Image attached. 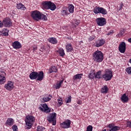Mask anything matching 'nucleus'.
I'll return each mask as SVG.
<instances>
[{
	"label": "nucleus",
	"instance_id": "20e7f679",
	"mask_svg": "<svg viewBox=\"0 0 131 131\" xmlns=\"http://www.w3.org/2000/svg\"><path fill=\"white\" fill-rule=\"evenodd\" d=\"M35 118L33 116H30V115L27 116L26 117L25 122H26V125L28 127H27L26 128L27 129H30L32 127V125L33 123L35 122Z\"/></svg>",
	"mask_w": 131,
	"mask_h": 131
},
{
	"label": "nucleus",
	"instance_id": "2f4dec72",
	"mask_svg": "<svg viewBox=\"0 0 131 131\" xmlns=\"http://www.w3.org/2000/svg\"><path fill=\"white\" fill-rule=\"evenodd\" d=\"M63 79L60 81L59 83H57L55 87L56 89V90L59 89L60 88L61 85L63 83Z\"/></svg>",
	"mask_w": 131,
	"mask_h": 131
},
{
	"label": "nucleus",
	"instance_id": "7ed1b4c3",
	"mask_svg": "<svg viewBox=\"0 0 131 131\" xmlns=\"http://www.w3.org/2000/svg\"><path fill=\"white\" fill-rule=\"evenodd\" d=\"M42 7L46 10H50L54 11L56 9V5L51 1H45L42 3Z\"/></svg>",
	"mask_w": 131,
	"mask_h": 131
},
{
	"label": "nucleus",
	"instance_id": "6ab92c4d",
	"mask_svg": "<svg viewBox=\"0 0 131 131\" xmlns=\"http://www.w3.org/2000/svg\"><path fill=\"white\" fill-rule=\"evenodd\" d=\"M5 75H6V73L5 72L3 73V76L0 75V84H3L6 82V77Z\"/></svg>",
	"mask_w": 131,
	"mask_h": 131
},
{
	"label": "nucleus",
	"instance_id": "79ce46f5",
	"mask_svg": "<svg viewBox=\"0 0 131 131\" xmlns=\"http://www.w3.org/2000/svg\"><path fill=\"white\" fill-rule=\"evenodd\" d=\"M58 102L59 106H61L63 103L62 100H61V99H58Z\"/></svg>",
	"mask_w": 131,
	"mask_h": 131
},
{
	"label": "nucleus",
	"instance_id": "603ef678",
	"mask_svg": "<svg viewBox=\"0 0 131 131\" xmlns=\"http://www.w3.org/2000/svg\"><path fill=\"white\" fill-rule=\"evenodd\" d=\"M102 131H106V129H104V130H102Z\"/></svg>",
	"mask_w": 131,
	"mask_h": 131
},
{
	"label": "nucleus",
	"instance_id": "8fccbe9b",
	"mask_svg": "<svg viewBox=\"0 0 131 131\" xmlns=\"http://www.w3.org/2000/svg\"><path fill=\"white\" fill-rule=\"evenodd\" d=\"M128 42H129L131 43V38H129V39H128Z\"/></svg>",
	"mask_w": 131,
	"mask_h": 131
},
{
	"label": "nucleus",
	"instance_id": "4c0bfd02",
	"mask_svg": "<svg viewBox=\"0 0 131 131\" xmlns=\"http://www.w3.org/2000/svg\"><path fill=\"white\" fill-rule=\"evenodd\" d=\"M125 33V30L122 29L120 30V33L119 34V35L122 36Z\"/></svg>",
	"mask_w": 131,
	"mask_h": 131
},
{
	"label": "nucleus",
	"instance_id": "09e8293b",
	"mask_svg": "<svg viewBox=\"0 0 131 131\" xmlns=\"http://www.w3.org/2000/svg\"><path fill=\"white\" fill-rule=\"evenodd\" d=\"M123 4H120V9H122V7H123Z\"/></svg>",
	"mask_w": 131,
	"mask_h": 131
},
{
	"label": "nucleus",
	"instance_id": "423d86ee",
	"mask_svg": "<svg viewBox=\"0 0 131 131\" xmlns=\"http://www.w3.org/2000/svg\"><path fill=\"white\" fill-rule=\"evenodd\" d=\"M94 13L96 14L101 13L102 15H106L107 14V11L104 8L102 7H99L96 6L93 9Z\"/></svg>",
	"mask_w": 131,
	"mask_h": 131
},
{
	"label": "nucleus",
	"instance_id": "f03ea898",
	"mask_svg": "<svg viewBox=\"0 0 131 131\" xmlns=\"http://www.w3.org/2000/svg\"><path fill=\"white\" fill-rule=\"evenodd\" d=\"M93 58L95 62H101L104 59L103 54L101 51L97 50L93 53Z\"/></svg>",
	"mask_w": 131,
	"mask_h": 131
},
{
	"label": "nucleus",
	"instance_id": "a19ab883",
	"mask_svg": "<svg viewBox=\"0 0 131 131\" xmlns=\"http://www.w3.org/2000/svg\"><path fill=\"white\" fill-rule=\"evenodd\" d=\"M114 33V31L113 30H110L108 33L106 34L107 36H110L113 34Z\"/></svg>",
	"mask_w": 131,
	"mask_h": 131
},
{
	"label": "nucleus",
	"instance_id": "cd10ccee",
	"mask_svg": "<svg viewBox=\"0 0 131 131\" xmlns=\"http://www.w3.org/2000/svg\"><path fill=\"white\" fill-rule=\"evenodd\" d=\"M57 72V68L55 66L52 67L51 69H49V72L50 74L52 72L56 73Z\"/></svg>",
	"mask_w": 131,
	"mask_h": 131
},
{
	"label": "nucleus",
	"instance_id": "1a4fd4ad",
	"mask_svg": "<svg viewBox=\"0 0 131 131\" xmlns=\"http://www.w3.org/2000/svg\"><path fill=\"white\" fill-rule=\"evenodd\" d=\"M96 22L99 26H104L106 25V19L104 17H99L96 19Z\"/></svg>",
	"mask_w": 131,
	"mask_h": 131
},
{
	"label": "nucleus",
	"instance_id": "7c9ffc66",
	"mask_svg": "<svg viewBox=\"0 0 131 131\" xmlns=\"http://www.w3.org/2000/svg\"><path fill=\"white\" fill-rule=\"evenodd\" d=\"M51 97H52V96H50V95H49V97H43V98H42V99H41V101L43 103L48 102V101L51 100Z\"/></svg>",
	"mask_w": 131,
	"mask_h": 131
},
{
	"label": "nucleus",
	"instance_id": "c03bdc74",
	"mask_svg": "<svg viewBox=\"0 0 131 131\" xmlns=\"http://www.w3.org/2000/svg\"><path fill=\"white\" fill-rule=\"evenodd\" d=\"M127 127L131 128V122L129 121L127 122Z\"/></svg>",
	"mask_w": 131,
	"mask_h": 131
},
{
	"label": "nucleus",
	"instance_id": "aec40b11",
	"mask_svg": "<svg viewBox=\"0 0 131 131\" xmlns=\"http://www.w3.org/2000/svg\"><path fill=\"white\" fill-rule=\"evenodd\" d=\"M48 41L50 43L53 45H56L57 43V41L55 37H50L48 39Z\"/></svg>",
	"mask_w": 131,
	"mask_h": 131
},
{
	"label": "nucleus",
	"instance_id": "3c124183",
	"mask_svg": "<svg viewBox=\"0 0 131 131\" xmlns=\"http://www.w3.org/2000/svg\"><path fill=\"white\" fill-rule=\"evenodd\" d=\"M129 62L131 63V58L129 60Z\"/></svg>",
	"mask_w": 131,
	"mask_h": 131
},
{
	"label": "nucleus",
	"instance_id": "49530a36",
	"mask_svg": "<svg viewBox=\"0 0 131 131\" xmlns=\"http://www.w3.org/2000/svg\"><path fill=\"white\" fill-rule=\"evenodd\" d=\"M37 49V47H34L33 48V51H35V50H36Z\"/></svg>",
	"mask_w": 131,
	"mask_h": 131
},
{
	"label": "nucleus",
	"instance_id": "a878e982",
	"mask_svg": "<svg viewBox=\"0 0 131 131\" xmlns=\"http://www.w3.org/2000/svg\"><path fill=\"white\" fill-rule=\"evenodd\" d=\"M61 14L63 16H67L70 14V13L68 12L67 9H62L61 11Z\"/></svg>",
	"mask_w": 131,
	"mask_h": 131
},
{
	"label": "nucleus",
	"instance_id": "a211bd4d",
	"mask_svg": "<svg viewBox=\"0 0 131 131\" xmlns=\"http://www.w3.org/2000/svg\"><path fill=\"white\" fill-rule=\"evenodd\" d=\"M83 76V74L80 73L77 74L73 76V80L74 82H76L77 80H81L82 78V76Z\"/></svg>",
	"mask_w": 131,
	"mask_h": 131
},
{
	"label": "nucleus",
	"instance_id": "dca6fc26",
	"mask_svg": "<svg viewBox=\"0 0 131 131\" xmlns=\"http://www.w3.org/2000/svg\"><path fill=\"white\" fill-rule=\"evenodd\" d=\"M107 127L111 128L110 131H119L121 128V127L119 126H115L114 123L110 124Z\"/></svg>",
	"mask_w": 131,
	"mask_h": 131
},
{
	"label": "nucleus",
	"instance_id": "58836bf2",
	"mask_svg": "<svg viewBox=\"0 0 131 131\" xmlns=\"http://www.w3.org/2000/svg\"><path fill=\"white\" fill-rule=\"evenodd\" d=\"M93 130V127L91 125H89L87 128H86V131H92Z\"/></svg>",
	"mask_w": 131,
	"mask_h": 131
},
{
	"label": "nucleus",
	"instance_id": "f704fd0d",
	"mask_svg": "<svg viewBox=\"0 0 131 131\" xmlns=\"http://www.w3.org/2000/svg\"><path fill=\"white\" fill-rule=\"evenodd\" d=\"M59 53L60 56L61 57H63L65 55L64 51L63 49H60L59 51Z\"/></svg>",
	"mask_w": 131,
	"mask_h": 131
},
{
	"label": "nucleus",
	"instance_id": "f8f14e48",
	"mask_svg": "<svg viewBox=\"0 0 131 131\" xmlns=\"http://www.w3.org/2000/svg\"><path fill=\"white\" fill-rule=\"evenodd\" d=\"M3 24L6 27H10L12 26V21L10 18H5L3 21Z\"/></svg>",
	"mask_w": 131,
	"mask_h": 131
},
{
	"label": "nucleus",
	"instance_id": "b1692460",
	"mask_svg": "<svg viewBox=\"0 0 131 131\" xmlns=\"http://www.w3.org/2000/svg\"><path fill=\"white\" fill-rule=\"evenodd\" d=\"M6 125H8L9 126H12L13 124H14V120L12 118H9L7 119L6 122Z\"/></svg>",
	"mask_w": 131,
	"mask_h": 131
},
{
	"label": "nucleus",
	"instance_id": "de8ad7c7",
	"mask_svg": "<svg viewBox=\"0 0 131 131\" xmlns=\"http://www.w3.org/2000/svg\"><path fill=\"white\" fill-rule=\"evenodd\" d=\"M81 102H82L81 100H78V101H77V103L78 104H81Z\"/></svg>",
	"mask_w": 131,
	"mask_h": 131
},
{
	"label": "nucleus",
	"instance_id": "4be33fe9",
	"mask_svg": "<svg viewBox=\"0 0 131 131\" xmlns=\"http://www.w3.org/2000/svg\"><path fill=\"white\" fill-rule=\"evenodd\" d=\"M16 7L17 9H21L23 10H26V7L24 6L22 3L17 4L16 5Z\"/></svg>",
	"mask_w": 131,
	"mask_h": 131
},
{
	"label": "nucleus",
	"instance_id": "f257e3e1",
	"mask_svg": "<svg viewBox=\"0 0 131 131\" xmlns=\"http://www.w3.org/2000/svg\"><path fill=\"white\" fill-rule=\"evenodd\" d=\"M44 73L43 71L32 72L30 75L29 77L31 80H34L37 79V81H41L43 79Z\"/></svg>",
	"mask_w": 131,
	"mask_h": 131
},
{
	"label": "nucleus",
	"instance_id": "0eeeda50",
	"mask_svg": "<svg viewBox=\"0 0 131 131\" xmlns=\"http://www.w3.org/2000/svg\"><path fill=\"white\" fill-rule=\"evenodd\" d=\"M41 13L37 10L32 11L31 12V16L32 18L36 21H38L40 20Z\"/></svg>",
	"mask_w": 131,
	"mask_h": 131
},
{
	"label": "nucleus",
	"instance_id": "c9c22d12",
	"mask_svg": "<svg viewBox=\"0 0 131 131\" xmlns=\"http://www.w3.org/2000/svg\"><path fill=\"white\" fill-rule=\"evenodd\" d=\"M71 99H72L71 96H69V97H67V98H66V99H65L66 102L67 103H70L71 101Z\"/></svg>",
	"mask_w": 131,
	"mask_h": 131
},
{
	"label": "nucleus",
	"instance_id": "473e14b6",
	"mask_svg": "<svg viewBox=\"0 0 131 131\" xmlns=\"http://www.w3.org/2000/svg\"><path fill=\"white\" fill-rule=\"evenodd\" d=\"M41 19L44 21L47 20V17L46 16V15L41 13H40V20Z\"/></svg>",
	"mask_w": 131,
	"mask_h": 131
},
{
	"label": "nucleus",
	"instance_id": "a18cd8bd",
	"mask_svg": "<svg viewBox=\"0 0 131 131\" xmlns=\"http://www.w3.org/2000/svg\"><path fill=\"white\" fill-rule=\"evenodd\" d=\"M3 26V24L2 21L0 20V28H2Z\"/></svg>",
	"mask_w": 131,
	"mask_h": 131
},
{
	"label": "nucleus",
	"instance_id": "393cba45",
	"mask_svg": "<svg viewBox=\"0 0 131 131\" xmlns=\"http://www.w3.org/2000/svg\"><path fill=\"white\" fill-rule=\"evenodd\" d=\"M66 49L67 52H71L73 50L71 43H68L67 45H66Z\"/></svg>",
	"mask_w": 131,
	"mask_h": 131
},
{
	"label": "nucleus",
	"instance_id": "bb28decb",
	"mask_svg": "<svg viewBox=\"0 0 131 131\" xmlns=\"http://www.w3.org/2000/svg\"><path fill=\"white\" fill-rule=\"evenodd\" d=\"M68 10L70 13H73L74 10V6L72 4H70L68 7Z\"/></svg>",
	"mask_w": 131,
	"mask_h": 131
},
{
	"label": "nucleus",
	"instance_id": "6e6552de",
	"mask_svg": "<svg viewBox=\"0 0 131 131\" xmlns=\"http://www.w3.org/2000/svg\"><path fill=\"white\" fill-rule=\"evenodd\" d=\"M56 113H52V114H49L47 117V120L49 122L51 123L53 122V125H55L56 123Z\"/></svg>",
	"mask_w": 131,
	"mask_h": 131
},
{
	"label": "nucleus",
	"instance_id": "ea45409f",
	"mask_svg": "<svg viewBox=\"0 0 131 131\" xmlns=\"http://www.w3.org/2000/svg\"><path fill=\"white\" fill-rule=\"evenodd\" d=\"M12 129L13 131H18V127L14 125L12 126Z\"/></svg>",
	"mask_w": 131,
	"mask_h": 131
},
{
	"label": "nucleus",
	"instance_id": "e433bc0d",
	"mask_svg": "<svg viewBox=\"0 0 131 131\" xmlns=\"http://www.w3.org/2000/svg\"><path fill=\"white\" fill-rule=\"evenodd\" d=\"M126 72L129 75H131V67H129L126 69Z\"/></svg>",
	"mask_w": 131,
	"mask_h": 131
},
{
	"label": "nucleus",
	"instance_id": "2eb2a0df",
	"mask_svg": "<svg viewBox=\"0 0 131 131\" xmlns=\"http://www.w3.org/2000/svg\"><path fill=\"white\" fill-rule=\"evenodd\" d=\"M105 43V39L102 38L96 41L95 47L99 48L104 45Z\"/></svg>",
	"mask_w": 131,
	"mask_h": 131
},
{
	"label": "nucleus",
	"instance_id": "9d476101",
	"mask_svg": "<svg viewBox=\"0 0 131 131\" xmlns=\"http://www.w3.org/2000/svg\"><path fill=\"white\" fill-rule=\"evenodd\" d=\"M39 110L41 111H44L45 113H49L51 112V108L48 107L46 103L42 104L41 106L39 107Z\"/></svg>",
	"mask_w": 131,
	"mask_h": 131
},
{
	"label": "nucleus",
	"instance_id": "412c9836",
	"mask_svg": "<svg viewBox=\"0 0 131 131\" xmlns=\"http://www.w3.org/2000/svg\"><path fill=\"white\" fill-rule=\"evenodd\" d=\"M121 100L123 103H126L128 101L129 98L128 96H126V94H124L121 96Z\"/></svg>",
	"mask_w": 131,
	"mask_h": 131
},
{
	"label": "nucleus",
	"instance_id": "37998d69",
	"mask_svg": "<svg viewBox=\"0 0 131 131\" xmlns=\"http://www.w3.org/2000/svg\"><path fill=\"white\" fill-rule=\"evenodd\" d=\"M75 24L78 26L79 25V24H80V20H77V19H75Z\"/></svg>",
	"mask_w": 131,
	"mask_h": 131
},
{
	"label": "nucleus",
	"instance_id": "72a5a7b5",
	"mask_svg": "<svg viewBox=\"0 0 131 131\" xmlns=\"http://www.w3.org/2000/svg\"><path fill=\"white\" fill-rule=\"evenodd\" d=\"M95 77V72L94 71L90 73L89 77L90 79H93Z\"/></svg>",
	"mask_w": 131,
	"mask_h": 131
},
{
	"label": "nucleus",
	"instance_id": "9b49d317",
	"mask_svg": "<svg viewBox=\"0 0 131 131\" xmlns=\"http://www.w3.org/2000/svg\"><path fill=\"white\" fill-rule=\"evenodd\" d=\"M71 121L70 120H67L60 125L62 128L64 129H68L70 127Z\"/></svg>",
	"mask_w": 131,
	"mask_h": 131
},
{
	"label": "nucleus",
	"instance_id": "f3484780",
	"mask_svg": "<svg viewBox=\"0 0 131 131\" xmlns=\"http://www.w3.org/2000/svg\"><path fill=\"white\" fill-rule=\"evenodd\" d=\"M12 47L15 49H19L22 47L21 43L18 41H15L12 43Z\"/></svg>",
	"mask_w": 131,
	"mask_h": 131
},
{
	"label": "nucleus",
	"instance_id": "c756f323",
	"mask_svg": "<svg viewBox=\"0 0 131 131\" xmlns=\"http://www.w3.org/2000/svg\"><path fill=\"white\" fill-rule=\"evenodd\" d=\"M95 77L97 79H101L102 78L101 76V71H99L97 72L96 74H95Z\"/></svg>",
	"mask_w": 131,
	"mask_h": 131
},
{
	"label": "nucleus",
	"instance_id": "4468645a",
	"mask_svg": "<svg viewBox=\"0 0 131 131\" xmlns=\"http://www.w3.org/2000/svg\"><path fill=\"white\" fill-rule=\"evenodd\" d=\"M119 50L120 53H124L126 50V45L125 42L122 41L121 43H120L119 46Z\"/></svg>",
	"mask_w": 131,
	"mask_h": 131
},
{
	"label": "nucleus",
	"instance_id": "39448f33",
	"mask_svg": "<svg viewBox=\"0 0 131 131\" xmlns=\"http://www.w3.org/2000/svg\"><path fill=\"white\" fill-rule=\"evenodd\" d=\"M113 77L112 72L109 69H106L104 74L102 76V79L106 81L111 80Z\"/></svg>",
	"mask_w": 131,
	"mask_h": 131
},
{
	"label": "nucleus",
	"instance_id": "5701e85b",
	"mask_svg": "<svg viewBox=\"0 0 131 131\" xmlns=\"http://www.w3.org/2000/svg\"><path fill=\"white\" fill-rule=\"evenodd\" d=\"M108 91V89L107 86H106V85L103 86V87L102 88L101 90V93L107 94Z\"/></svg>",
	"mask_w": 131,
	"mask_h": 131
},
{
	"label": "nucleus",
	"instance_id": "ddd939ff",
	"mask_svg": "<svg viewBox=\"0 0 131 131\" xmlns=\"http://www.w3.org/2000/svg\"><path fill=\"white\" fill-rule=\"evenodd\" d=\"M5 88L8 91H11L14 89V83L12 81H8L5 84Z\"/></svg>",
	"mask_w": 131,
	"mask_h": 131
},
{
	"label": "nucleus",
	"instance_id": "c85d7f7f",
	"mask_svg": "<svg viewBox=\"0 0 131 131\" xmlns=\"http://www.w3.org/2000/svg\"><path fill=\"white\" fill-rule=\"evenodd\" d=\"M2 34L5 36H7L8 35H9V29L7 28L3 29L2 31Z\"/></svg>",
	"mask_w": 131,
	"mask_h": 131
}]
</instances>
